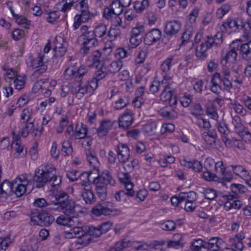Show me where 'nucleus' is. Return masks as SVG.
<instances>
[{"label": "nucleus", "mask_w": 251, "mask_h": 251, "mask_svg": "<svg viewBox=\"0 0 251 251\" xmlns=\"http://www.w3.org/2000/svg\"><path fill=\"white\" fill-rule=\"evenodd\" d=\"M89 71V68L83 65L80 66L79 68L76 66L75 80L80 82L83 76L87 74Z\"/></svg>", "instance_id": "obj_41"}, {"label": "nucleus", "mask_w": 251, "mask_h": 251, "mask_svg": "<svg viewBox=\"0 0 251 251\" xmlns=\"http://www.w3.org/2000/svg\"><path fill=\"white\" fill-rule=\"evenodd\" d=\"M128 103V100L126 97H120L115 101L114 107L116 109H121L125 107Z\"/></svg>", "instance_id": "obj_59"}, {"label": "nucleus", "mask_w": 251, "mask_h": 251, "mask_svg": "<svg viewBox=\"0 0 251 251\" xmlns=\"http://www.w3.org/2000/svg\"><path fill=\"white\" fill-rule=\"evenodd\" d=\"M54 198L57 202L54 203L52 209L58 210L67 216H74L76 205L66 193L58 191L54 194ZM50 208L51 209V207Z\"/></svg>", "instance_id": "obj_2"}, {"label": "nucleus", "mask_w": 251, "mask_h": 251, "mask_svg": "<svg viewBox=\"0 0 251 251\" xmlns=\"http://www.w3.org/2000/svg\"><path fill=\"white\" fill-rule=\"evenodd\" d=\"M82 186L83 187V188L81 192V196L85 202L88 204L94 203L96 202V197L90 186L84 183L82 184Z\"/></svg>", "instance_id": "obj_16"}, {"label": "nucleus", "mask_w": 251, "mask_h": 251, "mask_svg": "<svg viewBox=\"0 0 251 251\" xmlns=\"http://www.w3.org/2000/svg\"><path fill=\"white\" fill-rule=\"evenodd\" d=\"M156 125L155 123L152 122L145 125L144 126L143 130L145 133L148 135H152L155 132Z\"/></svg>", "instance_id": "obj_58"}, {"label": "nucleus", "mask_w": 251, "mask_h": 251, "mask_svg": "<svg viewBox=\"0 0 251 251\" xmlns=\"http://www.w3.org/2000/svg\"><path fill=\"white\" fill-rule=\"evenodd\" d=\"M149 1H134V8L137 12H140L149 6Z\"/></svg>", "instance_id": "obj_53"}, {"label": "nucleus", "mask_w": 251, "mask_h": 251, "mask_svg": "<svg viewBox=\"0 0 251 251\" xmlns=\"http://www.w3.org/2000/svg\"><path fill=\"white\" fill-rule=\"evenodd\" d=\"M62 154L66 156L71 155L73 152V148L71 143L68 141H64L62 143Z\"/></svg>", "instance_id": "obj_44"}, {"label": "nucleus", "mask_w": 251, "mask_h": 251, "mask_svg": "<svg viewBox=\"0 0 251 251\" xmlns=\"http://www.w3.org/2000/svg\"><path fill=\"white\" fill-rule=\"evenodd\" d=\"M113 125V122L110 120L102 121L100 123L99 127L97 130L98 136L100 138L106 136L112 127Z\"/></svg>", "instance_id": "obj_22"}, {"label": "nucleus", "mask_w": 251, "mask_h": 251, "mask_svg": "<svg viewBox=\"0 0 251 251\" xmlns=\"http://www.w3.org/2000/svg\"><path fill=\"white\" fill-rule=\"evenodd\" d=\"M161 32L158 29H153L146 34L144 42L148 45H151L161 38Z\"/></svg>", "instance_id": "obj_19"}, {"label": "nucleus", "mask_w": 251, "mask_h": 251, "mask_svg": "<svg viewBox=\"0 0 251 251\" xmlns=\"http://www.w3.org/2000/svg\"><path fill=\"white\" fill-rule=\"evenodd\" d=\"M124 177L120 178L124 183L125 188V194L128 196L132 197L134 194V191L133 190V184L130 181V176L128 173L123 175Z\"/></svg>", "instance_id": "obj_27"}, {"label": "nucleus", "mask_w": 251, "mask_h": 251, "mask_svg": "<svg viewBox=\"0 0 251 251\" xmlns=\"http://www.w3.org/2000/svg\"><path fill=\"white\" fill-rule=\"evenodd\" d=\"M110 74L116 73L118 72L123 66V62L120 60L115 61H106Z\"/></svg>", "instance_id": "obj_37"}, {"label": "nucleus", "mask_w": 251, "mask_h": 251, "mask_svg": "<svg viewBox=\"0 0 251 251\" xmlns=\"http://www.w3.org/2000/svg\"><path fill=\"white\" fill-rule=\"evenodd\" d=\"M109 74H110V73L107 65V63L105 62L96 72V78L97 80H101Z\"/></svg>", "instance_id": "obj_34"}, {"label": "nucleus", "mask_w": 251, "mask_h": 251, "mask_svg": "<svg viewBox=\"0 0 251 251\" xmlns=\"http://www.w3.org/2000/svg\"><path fill=\"white\" fill-rule=\"evenodd\" d=\"M96 184V190L98 196L101 200H104L107 195L106 186L101 184L100 183H94Z\"/></svg>", "instance_id": "obj_42"}, {"label": "nucleus", "mask_w": 251, "mask_h": 251, "mask_svg": "<svg viewBox=\"0 0 251 251\" xmlns=\"http://www.w3.org/2000/svg\"><path fill=\"white\" fill-rule=\"evenodd\" d=\"M192 36L191 31H186L184 32L181 37L182 41L180 47H184L186 50H191L194 46V43L192 40H190Z\"/></svg>", "instance_id": "obj_30"}, {"label": "nucleus", "mask_w": 251, "mask_h": 251, "mask_svg": "<svg viewBox=\"0 0 251 251\" xmlns=\"http://www.w3.org/2000/svg\"><path fill=\"white\" fill-rule=\"evenodd\" d=\"M111 202L109 201H102L97 204L92 209V213L96 216L101 215H109V206Z\"/></svg>", "instance_id": "obj_11"}, {"label": "nucleus", "mask_w": 251, "mask_h": 251, "mask_svg": "<svg viewBox=\"0 0 251 251\" xmlns=\"http://www.w3.org/2000/svg\"><path fill=\"white\" fill-rule=\"evenodd\" d=\"M222 79V75L218 72L215 73L212 77L211 83L212 86L216 87L217 88H221L220 82H221L220 79Z\"/></svg>", "instance_id": "obj_63"}, {"label": "nucleus", "mask_w": 251, "mask_h": 251, "mask_svg": "<svg viewBox=\"0 0 251 251\" xmlns=\"http://www.w3.org/2000/svg\"><path fill=\"white\" fill-rule=\"evenodd\" d=\"M206 112L207 115L209 116L211 119L216 121L218 120V115L217 114V110L214 106L210 105L207 107Z\"/></svg>", "instance_id": "obj_64"}, {"label": "nucleus", "mask_w": 251, "mask_h": 251, "mask_svg": "<svg viewBox=\"0 0 251 251\" xmlns=\"http://www.w3.org/2000/svg\"><path fill=\"white\" fill-rule=\"evenodd\" d=\"M129 243L127 241L123 240L116 243L114 247L110 249L109 251H122V250L128 247Z\"/></svg>", "instance_id": "obj_49"}, {"label": "nucleus", "mask_w": 251, "mask_h": 251, "mask_svg": "<svg viewBox=\"0 0 251 251\" xmlns=\"http://www.w3.org/2000/svg\"><path fill=\"white\" fill-rule=\"evenodd\" d=\"M202 137L205 143L211 147L216 146V140L217 138V134L214 129L208 130L204 131L202 134Z\"/></svg>", "instance_id": "obj_23"}, {"label": "nucleus", "mask_w": 251, "mask_h": 251, "mask_svg": "<svg viewBox=\"0 0 251 251\" xmlns=\"http://www.w3.org/2000/svg\"><path fill=\"white\" fill-rule=\"evenodd\" d=\"M113 13L116 15L121 14L123 11V5L121 1H113L110 5Z\"/></svg>", "instance_id": "obj_48"}, {"label": "nucleus", "mask_w": 251, "mask_h": 251, "mask_svg": "<svg viewBox=\"0 0 251 251\" xmlns=\"http://www.w3.org/2000/svg\"><path fill=\"white\" fill-rule=\"evenodd\" d=\"M79 39L82 41L81 50L85 54L88 52L89 50L98 44V41L93 31H91L84 35H81Z\"/></svg>", "instance_id": "obj_7"}, {"label": "nucleus", "mask_w": 251, "mask_h": 251, "mask_svg": "<svg viewBox=\"0 0 251 251\" xmlns=\"http://www.w3.org/2000/svg\"><path fill=\"white\" fill-rule=\"evenodd\" d=\"M45 14H47L46 17L47 21L48 23L51 24H56L59 19V15L57 11H46Z\"/></svg>", "instance_id": "obj_43"}, {"label": "nucleus", "mask_w": 251, "mask_h": 251, "mask_svg": "<svg viewBox=\"0 0 251 251\" xmlns=\"http://www.w3.org/2000/svg\"><path fill=\"white\" fill-rule=\"evenodd\" d=\"M231 104L233 106V108L236 113L239 114L242 116H244L246 114V109L244 107V106L242 105H241L236 101H234V102H232Z\"/></svg>", "instance_id": "obj_50"}, {"label": "nucleus", "mask_w": 251, "mask_h": 251, "mask_svg": "<svg viewBox=\"0 0 251 251\" xmlns=\"http://www.w3.org/2000/svg\"><path fill=\"white\" fill-rule=\"evenodd\" d=\"M85 154L87 161L89 164L96 171H98L100 167V163L97 157L96 154L91 148L85 149Z\"/></svg>", "instance_id": "obj_20"}, {"label": "nucleus", "mask_w": 251, "mask_h": 251, "mask_svg": "<svg viewBox=\"0 0 251 251\" xmlns=\"http://www.w3.org/2000/svg\"><path fill=\"white\" fill-rule=\"evenodd\" d=\"M1 68L3 71L6 72L5 75V79L6 81L10 83L11 80H14L17 77V72L7 65H3Z\"/></svg>", "instance_id": "obj_39"}, {"label": "nucleus", "mask_w": 251, "mask_h": 251, "mask_svg": "<svg viewBox=\"0 0 251 251\" xmlns=\"http://www.w3.org/2000/svg\"><path fill=\"white\" fill-rule=\"evenodd\" d=\"M93 173H84L83 175H85L89 181H91L92 179L93 183H100L107 186L108 184L113 186L115 183L114 179L112 176L110 172L108 170H105L102 172L101 175H99L96 177L93 176Z\"/></svg>", "instance_id": "obj_5"}, {"label": "nucleus", "mask_w": 251, "mask_h": 251, "mask_svg": "<svg viewBox=\"0 0 251 251\" xmlns=\"http://www.w3.org/2000/svg\"><path fill=\"white\" fill-rule=\"evenodd\" d=\"M160 100L163 101H168L171 106L175 105L177 103L176 96L173 94L171 88L166 85L160 95Z\"/></svg>", "instance_id": "obj_9"}, {"label": "nucleus", "mask_w": 251, "mask_h": 251, "mask_svg": "<svg viewBox=\"0 0 251 251\" xmlns=\"http://www.w3.org/2000/svg\"><path fill=\"white\" fill-rule=\"evenodd\" d=\"M206 251L210 250L212 251H217L224 248L225 243L223 240L220 238L212 237L211 238L208 242L205 243Z\"/></svg>", "instance_id": "obj_17"}, {"label": "nucleus", "mask_w": 251, "mask_h": 251, "mask_svg": "<svg viewBox=\"0 0 251 251\" xmlns=\"http://www.w3.org/2000/svg\"><path fill=\"white\" fill-rule=\"evenodd\" d=\"M230 5L228 4H223L219 7L217 11V16L219 18H222L226 14L230 9Z\"/></svg>", "instance_id": "obj_60"}, {"label": "nucleus", "mask_w": 251, "mask_h": 251, "mask_svg": "<svg viewBox=\"0 0 251 251\" xmlns=\"http://www.w3.org/2000/svg\"><path fill=\"white\" fill-rule=\"evenodd\" d=\"M181 28V23L178 21H171L167 22L165 27V32L168 36L176 34Z\"/></svg>", "instance_id": "obj_18"}, {"label": "nucleus", "mask_w": 251, "mask_h": 251, "mask_svg": "<svg viewBox=\"0 0 251 251\" xmlns=\"http://www.w3.org/2000/svg\"><path fill=\"white\" fill-rule=\"evenodd\" d=\"M0 191L1 194H10L14 192L13 181L10 183L8 180H4L0 186Z\"/></svg>", "instance_id": "obj_38"}, {"label": "nucleus", "mask_w": 251, "mask_h": 251, "mask_svg": "<svg viewBox=\"0 0 251 251\" xmlns=\"http://www.w3.org/2000/svg\"><path fill=\"white\" fill-rule=\"evenodd\" d=\"M117 157L122 163H126L128 160L130 156V151L126 144L120 143L117 147Z\"/></svg>", "instance_id": "obj_12"}, {"label": "nucleus", "mask_w": 251, "mask_h": 251, "mask_svg": "<svg viewBox=\"0 0 251 251\" xmlns=\"http://www.w3.org/2000/svg\"><path fill=\"white\" fill-rule=\"evenodd\" d=\"M73 2H66V1H60L56 4L57 9L63 12L70 10L73 6Z\"/></svg>", "instance_id": "obj_54"}, {"label": "nucleus", "mask_w": 251, "mask_h": 251, "mask_svg": "<svg viewBox=\"0 0 251 251\" xmlns=\"http://www.w3.org/2000/svg\"><path fill=\"white\" fill-rule=\"evenodd\" d=\"M57 224L62 226H78L79 221L78 218L75 216H71L65 215H61L58 217L56 220Z\"/></svg>", "instance_id": "obj_10"}, {"label": "nucleus", "mask_w": 251, "mask_h": 251, "mask_svg": "<svg viewBox=\"0 0 251 251\" xmlns=\"http://www.w3.org/2000/svg\"><path fill=\"white\" fill-rule=\"evenodd\" d=\"M32 182L31 174H24L13 180L14 192L17 197H21L26 191V187Z\"/></svg>", "instance_id": "obj_4"}, {"label": "nucleus", "mask_w": 251, "mask_h": 251, "mask_svg": "<svg viewBox=\"0 0 251 251\" xmlns=\"http://www.w3.org/2000/svg\"><path fill=\"white\" fill-rule=\"evenodd\" d=\"M95 33V36L97 38H102L105 36L107 32V28L105 25H100L96 27L95 30L93 31Z\"/></svg>", "instance_id": "obj_47"}, {"label": "nucleus", "mask_w": 251, "mask_h": 251, "mask_svg": "<svg viewBox=\"0 0 251 251\" xmlns=\"http://www.w3.org/2000/svg\"><path fill=\"white\" fill-rule=\"evenodd\" d=\"M237 23H241L240 20L236 21V19L230 20L224 23L222 25L226 28L228 27L231 30L235 31L236 29H238L237 25Z\"/></svg>", "instance_id": "obj_62"}, {"label": "nucleus", "mask_w": 251, "mask_h": 251, "mask_svg": "<svg viewBox=\"0 0 251 251\" xmlns=\"http://www.w3.org/2000/svg\"><path fill=\"white\" fill-rule=\"evenodd\" d=\"M242 57L246 60H251V41L242 44L239 48Z\"/></svg>", "instance_id": "obj_29"}, {"label": "nucleus", "mask_w": 251, "mask_h": 251, "mask_svg": "<svg viewBox=\"0 0 251 251\" xmlns=\"http://www.w3.org/2000/svg\"><path fill=\"white\" fill-rule=\"evenodd\" d=\"M244 238V234L242 231L236 234L234 237L230 238L228 240L229 245L233 248H225L223 251H242L244 248L242 240Z\"/></svg>", "instance_id": "obj_8"}, {"label": "nucleus", "mask_w": 251, "mask_h": 251, "mask_svg": "<svg viewBox=\"0 0 251 251\" xmlns=\"http://www.w3.org/2000/svg\"><path fill=\"white\" fill-rule=\"evenodd\" d=\"M25 79L23 76H17L16 78L13 80V82L15 89L17 90L23 89L25 84Z\"/></svg>", "instance_id": "obj_57"}, {"label": "nucleus", "mask_w": 251, "mask_h": 251, "mask_svg": "<svg viewBox=\"0 0 251 251\" xmlns=\"http://www.w3.org/2000/svg\"><path fill=\"white\" fill-rule=\"evenodd\" d=\"M236 70L229 68L227 65L226 66L222 65L221 71L222 77L231 78L234 75V73H236Z\"/></svg>", "instance_id": "obj_55"}, {"label": "nucleus", "mask_w": 251, "mask_h": 251, "mask_svg": "<svg viewBox=\"0 0 251 251\" xmlns=\"http://www.w3.org/2000/svg\"><path fill=\"white\" fill-rule=\"evenodd\" d=\"M237 57V53L234 48L231 49L225 55H223L221 60L222 65H227L229 62L235 61Z\"/></svg>", "instance_id": "obj_26"}, {"label": "nucleus", "mask_w": 251, "mask_h": 251, "mask_svg": "<svg viewBox=\"0 0 251 251\" xmlns=\"http://www.w3.org/2000/svg\"><path fill=\"white\" fill-rule=\"evenodd\" d=\"M34 121H29L24 123L22 125L25 129L31 132L32 135L34 137L39 136L42 132L43 127L42 125H34Z\"/></svg>", "instance_id": "obj_21"}, {"label": "nucleus", "mask_w": 251, "mask_h": 251, "mask_svg": "<svg viewBox=\"0 0 251 251\" xmlns=\"http://www.w3.org/2000/svg\"><path fill=\"white\" fill-rule=\"evenodd\" d=\"M87 129L82 123L77 124L75 128L74 135L75 139L84 138L87 135Z\"/></svg>", "instance_id": "obj_31"}, {"label": "nucleus", "mask_w": 251, "mask_h": 251, "mask_svg": "<svg viewBox=\"0 0 251 251\" xmlns=\"http://www.w3.org/2000/svg\"><path fill=\"white\" fill-rule=\"evenodd\" d=\"M90 87H88L86 83H83L82 82H78V84L75 88H72L71 92L72 93L80 94L84 95L86 93H91Z\"/></svg>", "instance_id": "obj_33"}, {"label": "nucleus", "mask_w": 251, "mask_h": 251, "mask_svg": "<svg viewBox=\"0 0 251 251\" xmlns=\"http://www.w3.org/2000/svg\"><path fill=\"white\" fill-rule=\"evenodd\" d=\"M211 47L207 44V41L205 40L200 45L196 48V55L200 59L204 60L207 57L206 51Z\"/></svg>", "instance_id": "obj_25"}, {"label": "nucleus", "mask_w": 251, "mask_h": 251, "mask_svg": "<svg viewBox=\"0 0 251 251\" xmlns=\"http://www.w3.org/2000/svg\"><path fill=\"white\" fill-rule=\"evenodd\" d=\"M40 220V226H47L53 223L54 218L48 213L42 212L41 213Z\"/></svg>", "instance_id": "obj_35"}, {"label": "nucleus", "mask_w": 251, "mask_h": 251, "mask_svg": "<svg viewBox=\"0 0 251 251\" xmlns=\"http://www.w3.org/2000/svg\"><path fill=\"white\" fill-rule=\"evenodd\" d=\"M54 56L55 57H60L63 56L66 51L67 43L64 41L61 37H56L54 41Z\"/></svg>", "instance_id": "obj_13"}, {"label": "nucleus", "mask_w": 251, "mask_h": 251, "mask_svg": "<svg viewBox=\"0 0 251 251\" xmlns=\"http://www.w3.org/2000/svg\"><path fill=\"white\" fill-rule=\"evenodd\" d=\"M215 170L216 173L224 178L226 168L224 166L223 161H218L215 163Z\"/></svg>", "instance_id": "obj_61"}, {"label": "nucleus", "mask_w": 251, "mask_h": 251, "mask_svg": "<svg viewBox=\"0 0 251 251\" xmlns=\"http://www.w3.org/2000/svg\"><path fill=\"white\" fill-rule=\"evenodd\" d=\"M133 113L131 110L126 109L119 118L120 127L127 128L131 126L133 121Z\"/></svg>", "instance_id": "obj_15"}, {"label": "nucleus", "mask_w": 251, "mask_h": 251, "mask_svg": "<svg viewBox=\"0 0 251 251\" xmlns=\"http://www.w3.org/2000/svg\"><path fill=\"white\" fill-rule=\"evenodd\" d=\"M176 227V223L172 220L166 221L161 224V228L166 231H173Z\"/></svg>", "instance_id": "obj_56"}, {"label": "nucleus", "mask_w": 251, "mask_h": 251, "mask_svg": "<svg viewBox=\"0 0 251 251\" xmlns=\"http://www.w3.org/2000/svg\"><path fill=\"white\" fill-rule=\"evenodd\" d=\"M102 234V231L99 226H75L71 229L70 231H66L65 235L67 238L75 237L78 238V244L83 246L88 245L91 240V236L94 237H100Z\"/></svg>", "instance_id": "obj_1"}, {"label": "nucleus", "mask_w": 251, "mask_h": 251, "mask_svg": "<svg viewBox=\"0 0 251 251\" xmlns=\"http://www.w3.org/2000/svg\"><path fill=\"white\" fill-rule=\"evenodd\" d=\"M232 171L237 176L245 177L248 175L247 171L243 166L240 165H232Z\"/></svg>", "instance_id": "obj_52"}, {"label": "nucleus", "mask_w": 251, "mask_h": 251, "mask_svg": "<svg viewBox=\"0 0 251 251\" xmlns=\"http://www.w3.org/2000/svg\"><path fill=\"white\" fill-rule=\"evenodd\" d=\"M222 38V33H218L216 34L214 37H210L209 36H207L206 39L205 40L207 41V44H208V45H209V46L211 48L214 46H220L223 42Z\"/></svg>", "instance_id": "obj_36"}, {"label": "nucleus", "mask_w": 251, "mask_h": 251, "mask_svg": "<svg viewBox=\"0 0 251 251\" xmlns=\"http://www.w3.org/2000/svg\"><path fill=\"white\" fill-rule=\"evenodd\" d=\"M184 244L183 236L180 234H175L173 237V240L167 242V247L177 249L182 248Z\"/></svg>", "instance_id": "obj_24"}, {"label": "nucleus", "mask_w": 251, "mask_h": 251, "mask_svg": "<svg viewBox=\"0 0 251 251\" xmlns=\"http://www.w3.org/2000/svg\"><path fill=\"white\" fill-rule=\"evenodd\" d=\"M76 64L68 66L65 70L64 75L67 78L74 77L75 78Z\"/></svg>", "instance_id": "obj_51"}, {"label": "nucleus", "mask_w": 251, "mask_h": 251, "mask_svg": "<svg viewBox=\"0 0 251 251\" xmlns=\"http://www.w3.org/2000/svg\"><path fill=\"white\" fill-rule=\"evenodd\" d=\"M21 120L23 121V123L34 121V119H32V109L29 108L24 109L21 115Z\"/></svg>", "instance_id": "obj_45"}, {"label": "nucleus", "mask_w": 251, "mask_h": 251, "mask_svg": "<svg viewBox=\"0 0 251 251\" xmlns=\"http://www.w3.org/2000/svg\"><path fill=\"white\" fill-rule=\"evenodd\" d=\"M20 138L18 135H14L11 144L12 148L15 151L14 155L16 158L23 157L26 154V151H24L23 147L21 146Z\"/></svg>", "instance_id": "obj_14"}, {"label": "nucleus", "mask_w": 251, "mask_h": 251, "mask_svg": "<svg viewBox=\"0 0 251 251\" xmlns=\"http://www.w3.org/2000/svg\"><path fill=\"white\" fill-rule=\"evenodd\" d=\"M181 163L186 167L192 169L195 172H199L202 169L201 163L197 160L190 161H187L186 159H183L181 161Z\"/></svg>", "instance_id": "obj_32"}, {"label": "nucleus", "mask_w": 251, "mask_h": 251, "mask_svg": "<svg viewBox=\"0 0 251 251\" xmlns=\"http://www.w3.org/2000/svg\"><path fill=\"white\" fill-rule=\"evenodd\" d=\"M48 182L52 187L58 186L61 182V176L55 175V169L54 167V171L52 172L51 176H50Z\"/></svg>", "instance_id": "obj_46"}, {"label": "nucleus", "mask_w": 251, "mask_h": 251, "mask_svg": "<svg viewBox=\"0 0 251 251\" xmlns=\"http://www.w3.org/2000/svg\"><path fill=\"white\" fill-rule=\"evenodd\" d=\"M205 243L201 239L196 240L192 243L191 249L193 251H206Z\"/></svg>", "instance_id": "obj_40"}, {"label": "nucleus", "mask_w": 251, "mask_h": 251, "mask_svg": "<svg viewBox=\"0 0 251 251\" xmlns=\"http://www.w3.org/2000/svg\"><path fill=\"white\" fill-rule=\"evenodd\" d=\"M10 2L9 1L7 2L6 4L9 6L10 10L16 23L18 25H22L25 28H27L30 25V21H28L27 19L24 16L20 15L18 14H15L12 7L10 6Z\"/></svg>", "instance_id": "obj_28"}, {"label": "nucleus", "mask_w": 251, "mask_h": 251, "mask_svg": "<svg viewBox=\"0 0 251 251\" xmlns=\"http://www.w3.org/2000/svg\"><path fill=\"white\" fill-rule=\"evenodd\" d=\"M44 60V55L43 53H40L38 57L32 60V66L34 68H38L32 75V79H36L38 78L40 75L46 72L48 66Z\"/></svg>", "instance_id": "obj_6"}, {"label": "nucleus", "mask_w": 251, "mask_h": 251, "mask_svg": "<svg viewBox=\"0 0 251 251\" xmlns=\"http://www.w3.org/2000/svg\"><path fill=\"white\" fill-rule=\"evenodd\" d=\"M53 171H54V167L49 164L42 165L36 169L34 176H32V179L36 187H44L49 181L50 176H51Z\"/></svg>", "instance_id": "obj_3"}]
</instances>
